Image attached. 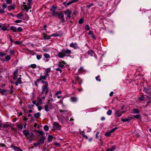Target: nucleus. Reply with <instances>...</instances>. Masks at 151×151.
<instances>
[{"mask_svg":"<svg viewBox=\"0 0 151 151\" xmlns=\"http://www.w3.org/2000/svg\"><path fill=\"white\" fill-rule=\"evenodd\" d=\"M15 6L14 5L9 6L8 7V10L10 11L11 9L14 10L15 9Z\"/></svg>","mask_w":151,"mask_h":151,"instance_id":"nucleus-24","label":"nucleus"},{"mask_svg":"<svg viewBox=\"0 0 151 151\" xmlns=\"http://www.w3.org/2000/svg\"><path fill=\"white\" fill-rule=\"evenodd\" d=\"M12 147H13V149L16 151H18L19 148L18 147L14 146H12Z\"/></svg>","mask_w":151,"mask_h":151,"instance_id":"nucleus-36","label":"nucleus"},{"mask_svg":"<svg viewBox=\"0 0 151 151\" xmlns=\"http://www.w3.org/2000/svg\"><path fill=\"white\" fill-rule=\"evenodd\" d=\"M10 29L14 32L17 31V28L14 26L11 27Z\"/></svg>","mask_w":151,"mask_h":151,"instance_id":"nucleus-22","label":"nucleus"},{"mask_svg":"<svg viewBox=\"0 0 151 151\" xmlns=\"http://www.w3.org/2000/svg\"><path fill=\"white\" fill-rule=\"evenodd\" d=\"M34 131L36 132L37 133H38L40 135H42V136H44L43 135H45V133L42 131L39 130H34Z\"/></svg>","mask_w":151,"mask_h":151,"instance_id":"nucleus-20","label":"nucleus"},{"mask_svg":"<svg viewBox=\"0 0 151 151\" xmlns=\"http://www.w3.org/2000/svg\"><path fill=\"white\" fill-rule=\"evenodd\" d=\"M71 100L73 102H75L77 101V98L74 97H71L70 98Z\"/></svg>","mask_w":151,"mask_h":151,"instance_id":"nucleus-33","label":"nucleus"},{"mask_svg":"<svg viewBox=\"0 0 151 151\" xmlns=\"http://www.w3.org/2000/svg\"><path fill=\"white\" fill-rule=\"evenodd\" d=\"M10 126V125L9 124L8 122H6L3 126V127L6 128Z\"/></svg>","mask_w":151,"mask_h":151,"instance_id":"nucleus-32","label":"nucleus"},{"mask_svg":"<svg viewBox=\"0 0 151 151\" xmlns=\"http://www.w3.org/2000/svg\"><path fill=\"white\" fill-rule=\"evenodd\" d=\"M64 14L67 16V18H71V11L69 9H68L65 11H63Z\"/></svg>","mask_w":151,"mask_h":151,"instance_id":"nucleus-7","label":"nucleus"},{"mask_svg":"<svg viewBox=\"0 0 151 151\" xmlns=\"http://www.w3.org/2000/svg\"><path fill=\"white\" fill-rule=\"evenodd\" d=\"M35 135L32 133H29L27 136V139H29L32 140L34 138Z\"/></svg>","mask_w":151,"mask_h":151,"instance_id":"nucleus-14","label":"nucleus"},{"mask_svg":"<svg viewBox=\"0 0 151 151\" xmlns=\"http://www.w3.org/2000/svg\"><path fill=\"white\" fill-rule=\"evenodd\" d=\"M40 145V144L38 142V141L34 143V145L35 147H37Z\"/></svg>","mask_w":151,"mask_h":151,"instance_id":"nucleus-54","label":"nucleus"},{"mask_svg":"<svg viewBox=\"0 0 151 151\" xmlns=\"http://www.w3.org/2000/svg\"><path fill=\"white\" fill-rule=\"evenodd\" d=\"M143 91L146 93L151 96V88L149 87H143Z\"/></svg>","mask_w":151,"mask_h":151,"instance_id":"nucleus-5","label":"nucleus"},{"mask_svg":"<svg viewBox=\"0 0 151 151\" xmlns=\"http://www.w3.org/2000/svg\"><path fill=\"white\" fill-rule=\"evenodd\" d=\"M78 72L80 73H82L84 72V69L82 67H81V68L79 69Z\"/></svg>","mask_w":151,"mask_h":151,"instance_id":"nucleus-47","label":"nucleus"},{"mask_svg":"<svg viewBox=\"0 0 151 151\" xmlns=\"http://www.w3.org/2000/svg\"><path fill=\"white\" fill-rule=\"evenodd\" d=\"M22 83V82H21V78L20 77L18 78L17 80V81H16L15 82V84L16 86H17L19 84H20Z\"/></svg>","mask_w":151,"mask_h":151,"instance_id":"nucleus-18","label":"nucleus"},{"mask_svg":"<svg viewBox=\"0 0 151 151\" xmlns=\"http://www.w3.org/2000/svg\"><path fill=\"white\" fill-rule=\"evenodd\" d=\"M133 119V117L131 116H128L127 118L126 119H122L121 120L123 122H129V121L131 119Z\"/></svg>","mask_w":151,"mask_h":151,"instance_id":"nucleus-15","label":"nucleus"},{"mask_svg":"<svg viewBox=\"0 0 151 151\" xmlns=\"http://www.w3.org/2000/svg\"><path fill=\"white\" fill-rule=\"evenodd\" d=\"M40 112H37L34 115V116L36 118H38L40 117Z\"/></svg>","mask_w":151,"mask_h":151,"instance_id":"nucleus-27","label":"nucleus"},{"mask_svg":"<svg viewBox=\"0 0 151 151\" xmlns=\"http://www.w3.org/2000/svg\"><path fill=\"white\" fill-rule=\"evenodd\" d=\"M96 79L97 81H98L99 82H100L101 81V79L99 78V75H98L96 77Z\"/></svg>","mask_w":151,"mask_h":151,"instance_id":"nucleus-55","label":"nucleus"},{"mask_svg":"<svg viewBox=\"0 0 151 151\" xmlns=\"http://www.w3.org/2000/svg\"><path fill=\"white\" fill-rule=\"evenodd\" d=\"M64 52H65V55H66V54H68V55L70 54L71 53V50H70L67 49L66 50H65L64 49Z\"/></svg>","mask_w":151,"mask_h":151,"instance_id":"nucleus-25","label":"nucleus"},{"mask_svg":"<svg viewBox=\"0 0 151 151\" xmlns=\"http://www.w3.org/2000/svg\"><path fill=\"white\" fill-rule=\"evenodd\" d=\"M42 82L43 83H45V84L42 86V91L41 93V96H42V99H45L46 96L47 94L49 92V89L48 88V82L47 81H44L42 80Z\"/></svg>","mask_w":151,"mask_h":151,"instance_id":"nucleus-1","label":"nucleus"},{"mask_svg":"<svg viewBox=\"0 0 151 151\" xmlns=\"http://www.w3.org/2000/svg\"><path fill=\"white\" fill-rule=\"evenodd\" d=\"M52 136L50 135H49L47 138V140L48 142H52Z\"/></svg>","mask_w":151,"mask_h":151,"instance_id":"nucleus-26","label":"nucleus"},{"mask_svg":"<svg viewBox=\"0 0 151 151\" xmlns=\"http://www.w3.org/2000/svg\"><path fill=\"white\" fill-rule=\"evenodd\" d=\"M29 67L32 68L34 69L36 68L37 65L35 64H32Z\"/></svg>","mask_w":151,"mask_h":151,"instance_id":"nucleus-39","label":"nucleus"},{"mask_svg":"<svg viewBox=\"0 0 151 151\" xmlns=\"http://www.w3.org/2000/svg\"><path fill=\"white\" fill-rule=\"evenodd\" d=\"M141 116L140 114H137L134 116H133L132 117H133V118H134L137 119H139L140 117Z\"/></svg>","mask_w":151,"mask_h":151,"instance_id":"nucleus-38","label":"nucleus"},{"mask_svg":"<svg viewBox=\"0 0 151 151\" xmlns=\"http://www.w3.org/2000/svg\"><path fill=\"white\" fill-rule=\"evenodd\" d=\"M44 129L46 131H48L49 130V127L47 125H45L44 127Z\"/></svg>","mask_w":151,"mask_h":151,"instance_id":"nucleus-46","label":"nucleus"},{"mask_svg":"<svg viewBox=\"0 0 151 151\" xmlns=\"http://www.w3.org/2000/svg\"><path fill=\"white\" fill-rule=\"evenodd\" d=\"M25 17L26 19V20H28L29 19V17L28 15L27 14H25Z\"/></svg>","mask_w":151,"mask_h":151,"instance_id":"nucleus-60","label":"nucleus"},{"mask_svg":"<svg viewBox=\"0 0 151 151\" xmlns=\"http://www.w3.org/2000/svg\"><path fill=\"white\" fill-rule=\"evenodd\" d=\"M17 127L21 129H22L23 128V126L21 124H19L17 125Z\"/></svg>","mask_w":151,"mask_h":151,"instance_id":"nucleus-43","label":"nucleus"},{"mask_svg":"<svg viewBox=\"0 0 151 151\" xmlns=\"http://www.w3.org/2000/svg\"><path fill=\"white\" fill-rule=\"evenodd\" d=\"M67 56V55H65L64 49H63L61 52H59L58 53V56L60 58H63L64 57Z\"/></svg>","mask_w":151,"mask_h":151,"instance_id":"nucleus-6","label":"nucleus"},{"mask_svg":"<svg viewBox=\"0 0 151 151\" xmlns=\"http://www.w3.org/2000/svg\"><path fill=\"white\" fill-rule=\"evenodd\" d=\"M88 34L91 35V37L94 39L96 40V38L95 37L94 34H93V32L92 31H90L88 32Z\"/></svg>","mask_w":151,"mask_h":151,"instance_id":"nucleus-17","label":"nucleus"},{"mask_svg":"<svg viewBox=\"0 0 151 151\" xmlns=\"http://www.w3.org/2000/svg\"><path fill=\"white\" fill-rule=\"evenodd\" d=\"M145 99V97L144 95H142L140 97L138 98V99L139 101H142Z\"/></svg>","mask_w":151,"mask_h":151,"instance_id":"nucleus-35","label":"nucleus"},{"mask_svg":"<svg viewBox=\"0 0 151 151\" xmlns=\"http://www.w3.org/2000/svg\"><path fill=\"white\" fill-rule=\"evenodd\" d=\"M6 55V54L5 53H4L2 52H0V57H3L5 55Z\"/></svg>","mask_w":151,"mask_h":151,"instance_id":"nucleus-56","label":"nucleus"},{"mask_svg":"<svg viewBox=\"0 0 151 151\" xmlns=\"http://www.w3.org/2000/svg\"><path fill=\"white\" fill-rule=\"evenodd\" d=\"M42 58L41 55H37V58L38 60H40Z\"/></svg>","mask_w":151,"mask_h":151,"instance_id":"nucleus-64","label":"nucleus"},{"mask_svg":"<svg viewBox=\"0 0 151 151\" xmlns=\"http://www.w3.org/2000/svg\"><path fill=\"white\" fill-rule=\"evenodd\" d=\"M75 81H76V82H78V81H79L80 80V79L79 77L78 76H77L76 77H75Z\"/></svg>","mask_w":151,"mask_h":151,"instance_id":"nucleus-41","label":"nucleus"},{"mask_svg":"<svg viewBox=\"0 0 151 151\" xmlns=\"http://www.w3.org/2000/svg\"><path fill=\"white\" fill-rule=\"evenodd\" d=\"M57 9V8L56 7L54 6H52L51 8L50 9L52 13V16L55 17H57L58 16V12L56 11V10Z\"/></svg>","mask_w":151,"mask_h":151,"instance_id":"nucleus-4","label":"nucleus"},{"mask_svg":"<svg viewBox=\"0 0 151 151\" xmlns=\"http://www.w3.org/2000/svg\"><path fill=\"white\" fill-rule=\"evenodd\" d=\"M18 73V70H16L14 73L13 75H16L17 76V74Z\"/></svg>","mask_w":151,"mask_h":151,"instance_id":"nucleus-62","label":"nucleus"},{"mask_svg":"<svg viewBox=\"0 0 151 151\" xmlns=\"http://www.w3.org/2000/svg\"><path fill=\"white\" fill-rule=\"evenodd\" d=\"M63 35L62 33L60 31H58L55 33L52 34L50 36H48L47 34L44 33L43 34V37L45 39H50L51 37H57L62 36Z\"/></svg>","mask_w":151,"mask_h":151,"instance_id":"nucleus-2","label":"nucleus"},{"mask_svg":"<svg viewBox=\"0 0 151 151\" xmlns=\"http://www.w3.org/2000/svg\"><path fill=\"white\" fill-rule=\"evenodd\" d=\"M54 145L57 147H60V145L59 143L58 142L55 143Z\"/></svg>","mask_w":151,"mask_h":151,"instance_id":"nucleus-58","label":"nucleus"},{"mask_svg":"<svg viewBox=\"0 0 151 151\" xmlns=\"http://www.w3.org/2000/svg\"><path fill=\"white\" fill-rule=\"evenodd\" d=\"M11 57L9 55H6L5 57V59L7 60H9L11 59Z\"/></svg>","mask_w":151,"mask_h":151,"instance_id":"nucleus-48","label":"nucleus"},{"mask_svg":"<svg viewBox=\"0 0 151 151\" xmlns=\"http://www.w3.org/2000/svg\"><path fill=\"white\" fill-rule=\"evenodd\" d=\"M117 127H116L111 130L110 132L111 133L113 132L114 131L117 129Z\"/></svg>","mask_w":151,"mask_h":151,"instance_id":"nucleus-57","label":"nucleus"},{"mask_svg":"<svg viewBox=\"0 0 151 151\" xmlns=\"http://www.w3.org/2000/svg\"><path fill=\"white\" fill-rule=\"evenodd\" d=\"M147 99L148 101L146 102V104L145 106V107H147L151 104V96H147Z\"/></svg>","mask_w":151,"mask_h":151,"instance_id":"nucleus-9","label":"nucleus"},{"mask_svg":"<svg viewBox=\"0 0 151 151\" xmlns=\"http://www.w3.org/2000/svg\"><path fill=\"white\" fill-rule=\"evenodd\" d=\"M64 13L63 11H60L58 13V18L61 19V22H65L64 18Z\"/></svg>","mask_w":151,"mask_h":151,"instance_id":"nucleus-3","label":"nucleus"},{"mask_svg":"<svg viewBox=\"0 0 151 151\" xmlns=\"http://www.w3.org/2000/svg\"><path fill=\"white\" fill-rule=\"evenodd\" d=\"M51 70L50 68H47L46 70V74L47 75H49L48 73L50 72Z\"/></svg>","mask_w":151,"mask_h":151,"instance_id":"nucleus-37","label":"nucleus"},{"mask_svg":"<svg viewBox=\"0 0 151 151\" xmlns=\"http://www.w3.org/2000/svg\"><path fill=\"white\" fill-rule=\"evenodd\" d=\"M44 56L46 58H50V57L49 55L47 53H45L44 54Z\"/></svg>","mask_w":151,"mask_h":151,"instance_id":"nucleus-52","label":"nucleus"},{"mask_svg":"<svg viewBox=\"0 0 151 151\" xmlns=\"http://www.w3.org/2000/svg\"><path fill=\"white\" fill-rule=\"evenodd\" d=\"M70 47H73L75 49H77L79 47L78 46L77 44L76 43H72L70 45Z\"/></svg>","mask_w":151,"mask_h":151,"instance_id":"nucleus-13","label":"nucleus"},{"mask_svg":"<svg viewBox=\"0 0 151 151\" xmlns=\"http://www.w3.org/2000/svg\"><path fill=\"white\" fill-rule=\"evenodd\" d=\"M17 31L18 32H21L22 31V29L21 27H18L17 28Z\"/></svg>","mask_w":151,"mask_h":151,"instance_id":"nucleus-49","label":"nucleus"},{"mask_svg":"<svg viewBox=\"0 0 151 151\" xmlns=\"http://www.w3.org/2000/svg\"><path fill=\"white\" fill-rule=\"evenodd\" d=\"M23 134L26 137L27 136L28 134L29 133L28 130H26V129L24 130L23 131Z\"/></svg>","mask_w":151,"mask_h":151,"instance_id":"nucleus-28","label":"nucleus"},{"mask_svg":"<svg viewBox=\"0 0 151 151\" xmlns=\"http://www.w3.org/2000/svg\"><path fill=\"white\" fill-rule=\"evenodd\" d=\"M84 19L83 18L81 19L78 21V23L80 24H81L83 22Z\"/></svg>","mask_w":151,"mask_h":151,"instance_id":"nucleus-44","label":"nucleus"},{"mask_svg":"<svg viewBox=\"0 0 151 151\" xmlns=\"http://www.w3.org/2000/svg\"><path fill=\"white\" fill-rule=\"evenodd\" d=\"M111 133L110 131L109 132H107L105 133V135L107 137H109Z\"/></svg>","mask_w":151,"mask_h":151,"instance_id":"nucleus-53","label":"nucleus"},{"mask_svg":"<svg viewBox=\"0 0 151 151\" xmlns=\"http://www.w3.org/2000/svg\"><path fill=\"white\" fill-rule=\"evenodd\" d=\"M1 29L3 31H6L7 30V28L4 26H2L1 27Z\"/></svg>","mask_w":151,"mask_h":151,"instance_id":"nucleus-59","label":"nucleus"},{"mask_svg":"<svg viewBox=\"0 0 151 151\" xmlns=\"http://www.w3.org/2000/svg\"><path fill=\"white\" fill-rule=\"evenodd\" d=\"M23 6L24 7L23 9L26 10L27 12L28 11L29 9H28V7L27 5H23Z\"/></svg>","mask_w":151,"mask_h":151,"instance_id":"nucleus-40","label":"nucleus"},{"mask_svg":"<svg viewBox=\"0 0 151 151\" xmlns=\"http://www.w3.org/2000/svg\"><path fill=\"white\" fill-rule=\"evenodd\" d=\"M32 0H28V6H30L32 4Z\"/></svg>","mask_w":151,"mask_h":151,"instance_id":"nucleus-61","label":"nucleus"},{"mask_svg":"<svg viewBox=\"0 0 151 151\" xmlns=\"http://www.w3.org/2000/svg\"><path fill=\"white\" fill-rule=\"evenodd\" d=\"M72 3V2L71 1L69 2L68 3H66L65 2H64L63 3V4L65 6H67L69 5H70V4H71Z\"/></svg>","mask_w":151,"mask_h":151,"instance_id":"nucleus-29","label":"nucleus"},{"mask_svg":"<svg viewBox=\"0 0 151 151\" xmlns=\"http://www.w3.org/2000/svg\"><path fill=\"white\" fill-rule=\"evenodd\" d=\"M9 91V90H5L4 89H2L1 90V89L0 88V92L1 93L2 95H5L6 96L7 93H6V91Z\"/></svg>","mask_w":151,"mask_h":151,"instance_id":"nucleus-19","label":"nucleus"},{"mask_svg":"<svg viewBox=\"0 0 151 151\" xmlns=\"http://www.w3.org/2000/svg\"><path fill=\"white\" fill-rule=\"evenodd\" d=\"M14 43L17 45H20L22 42L19 41H14Z\"/></svg>","mask_w":151,"mask_h":151,"instance_id":"nucleus-51","label":"nucleus"},{"mask_svg":"<svg viewBox=\"0 0 151 151\" xmlns=\"http://www.w3.org/2000/svg\"><path fill=\"white\" fill-rule=\"evenodd\" d=\"M112 111L111 110H109L107 112V114L108 115H110L111 114Z\"/></svg>","mask_w":151,"mask_h":151,"instance_id":"nucleus-42","label":"nucleus"},{"mask_svg":"<svg viewBox=\"0 0 151 151\" xmlns=\"http://www.w3.org/2000/svg\"><path fill=\"white\" fill-rule=\"evenodd\" d=\"M88 55H89L91 56H93V52L92 50H89L88 52Z\"/></svg>","mask_w":151,"mask_h":151,"instance_id":"nucleus-31","label":"nucleus"},{"mask_svg":"<svg viewBox=\"0 0 151 151\" xmlns=\"http://www.w3.org/2000/svg\"><path fill=\"white\" fill-rule=\"evenodd\" d=\"M42 98L41 99H40L39 97L37 98V102L38 103H39L40 104H41L42 103V101L43 100Z\"/></svg>","mask_w":151,"mask_h":151,"instance_id":"nucleus-30","label":"nucleus"},{"mask_svg":"<svg viewBox=\"0 0 151 151\" xmlns=\"http://www.w3.org/2000/svg\"><path fill=\"white\" fill-rule=\"evenodd\" d=\"M139 113V111L137 109H134L133 110V113L134 114H138Z\"/></svg>","mask_w":151,"mask_h":151,"instance_id":"nucleus-34","label":"nucleus"},{"mask_svg":"<svg viewBox=\"0 0 151 151\" xmlns=\"http://www.w3.org/2000/svg\"><path fill=\"white\" fill-rule=\"evenodd\" d=\"M49 76V75H47L46 74L43 76H41L40 77L41 79L42 80H46V78H47V77L48 76Z\"/></svg>","mask_w":151,"mask_h":151,"instance_id":"nucleus-23","label":"nucleus"},{"mask_svg":"<svg viewBox=\"0 0 151 151\" xmlns=\"http://www.w3.org/2000/svg\"><path fill=\"white\" fill-rule=\"evenodd\" d=\"M45 139L46 138L45 136H42L38 141L40 145L42 144H43L44 143L45 140Z\"/></svg>","mask_w":151,"mask_h":151,"instance_id":"nucleus-10","label":"nucleus"},{"mask_svg":"<svg viewBox=\"0 0 151 151\" xmlns=\"http://www.w3.org/2000/svg\"><path fill=\"white\" fill-rule=\"evenodd\" d=\"M58 65L59 67L61 68H63L64 67V65L62 63H60Z\"/></svg>","mask_w":151,"mask_h":151,"instance_id":"nucleus-50","label":"nucleus"},{"mask_svg":"<svg viewBox=\"0 0 151 151\" xmlns=\"http://www.w3.org/2000/svg\"><path fill=\"white\" fill-rule=\"evenodd\" d=\"M56 70L57 71H59L60 73H61L62 72V70H61V69L60 68H57L56 69Z\"/></svg>","mask_w":151,"mask_h":151,"instance_id":"nucleus-63","label":"nucleus"},{"mask_svg":"<svg viewBox=\"0 0 151 151\" xmlns=\"http://www.w3.org/2000/svg\"><path fill=\"white\" fill-rule=\"evenodd\" d=\"M125 111H121L120 110H117L115 113V116L116 117H120L122 115V114Z\"/></svg>","mask_w":151,"mask_h":151,"instance_id":"nucleus-8","label":"nucleus"},{"mask_svg":"<svg viewBox=\"0 0 151 151\" xmlns=\"http://www.w3.org/2000/svg\"><path fill=\"white\" fill-rule=\"evenodd\" d=\"M85 29L86 30H89L90 29L89 25L88 24L86 25L85 27Z\"/></svg>","mask_w":151,"mask_h":151,"instance_id":"nucleus-45","label":"nucleus"},{"mask_svg":"<svg viewBox=\"0 0 151 151\" xmlns=\"http://www.w3.org/2000/svg\"><path fill=\"white\" fill-rule=\"evenodd\" d=\"M23 15L22 13H20L17 14L16 17L17 18L19 19H22L23 17Z\"/></svg>","mask_w":151,"mask_h":151,"instance_id":"nucleus-21","label":"nucleus"},{"mask_svg":"<svg viewBox=\"0 0 151 151\" xmlns=\"http://www.w3.org/2000/svg\"><path fill=\"white\" fill-rule=\"evenodd\" d=\"M53 126L56 127V129L57 130H60L61 129V126L57 122H54L53 123Z\"/></svg>","mask_w":151,"mask_h":151,"instance_id":"nucleus-11","label":"nucleus"},{"mask_svg":"<svg viewBox=\"0 0 151 151\" xmlns=\"http://www.w3.org/2000/svg\"><path fill=\"white\" fill-rule=\"evenodd\" d=\"M116 147L115 145L112 146L111 147L107 149L106 151H114L115 150Z\"/></svg>","mask_w":151,"mask_h":151,"instance_id":"nucleus-16","label":"nucleus"},{"mask_svg":"<svg viewBox=\"0 0 151 151\" xmlns=\"http://www.w3.org/2000/svg\"><path fill=\"white\" fill-rule=\"evenodd\" d=\"M51 106V105L50 104H49L48 105V104L45 105L44 106V108H45V110L47 112L50 111V109H52L50 107V106Z\"/></svg>","mask_w":151,"mask_h":151,"instance_id":"nucleus-12","label":"nucleus"}]
</instances>
